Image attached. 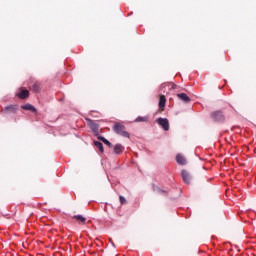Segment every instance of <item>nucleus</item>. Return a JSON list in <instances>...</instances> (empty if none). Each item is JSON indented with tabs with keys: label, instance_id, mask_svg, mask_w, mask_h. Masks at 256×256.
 <instances>
[{
	"label": "nucleus",
	"instance_id": "1",
	"mask_svg": "<svg viewBox=\"0 0 256 256\" xmlns=\"http://www.w3.org/2000/svg\"><path fill=\"white\" fill-rule=\"evenodd\" d=\"M19 104H9L1 109L2 115H17Z\"/></svg>",
	"mask_w": 256,
	"mask_h": 256
},
{
	"label": "nucleus",
	"instance_id": "2",
	"mask_svg": "<svg viewBox=\"0 0 256 256\" xmlns=\"http://www.w3.org/2000/svg\"><path fill=\"white\" fill-rule=\"evenodd\" d=\"M113 129L117 133V135H121L122 137H126L127 139H129V132L125 130V126L123 124L115 123Z\"/></svg>",
	"mask_w": 256,
	"mask_h": 256
},
{
	"label": "nucleus",
	"instance_id": "3",
	"mask_svg": "<svg viewBox=\"0 0 256 256\" xmlns=\"http://www.w3.org/2000/svg\"><path fill=\"white\" fill-rule=\"evenodd\" d=\"M211 118L213 119V121H216L217 123H223V121H225V115H223V112L221 111L212 112Z\"/></svg>",
	"mask_w": 256,
	"mask_h": 256
},
{
	"label": "nucleus",
	"instance_id": "4",
	"mask_svg": "<svg viewBox=\"0 0 256 256\" xmlns=\"http://www.w3.org/2000/svg\"><path fill=\"white\" fill-rule=\"evenodd\" d=\"M156 123H158V125H160V127H162L164 131L169 130V120L167 118H158L156 120Z\"/></svg>",
	"mask_w": 256,
	"mask_h": 256
},
{
	"label": "nucleus",
	"instance_id": "5",
	"mask_svg": "<svg viewBox=\"0 0 256 256\" xmlns=\"http://www.w3.org/2000/svg\"><path fill=\"white\" fill-rule=\"evenodd\" d=\"M181 177H182L184 183H186V185L191 184V174H189V172H187V170L181 171Z\"/></svg>",
	"mask_w": 256,
	"mask_h": 256
},
{
	"label": "nucleus",
	"instance_id": "6",
	"mask_svg": "<svg viewBox=\"0 0 256 256\" xmlns=\"http://www.w3.org/2000/svg\"><path fill=\"white\" fill-rule=\"evenodd\" d=\"M112 147H113L114 155H121V153H123V151H125V147H123V145H121V144H116Z\"/></svg>",
	"mask_w": 256,
	"mask_h": 256
},
{
	"label": "nucleus",
	"instance_id": "7",
	"mask_svg": "<svg viewBox=\"0 0 256 256\" xmlns=\"http://www.w3.org/2000/svg\"><path fill=\"white\" fill-rule=\"evenodd\" d=\"M21 109L24 111H31V113H37V108H35V106L31 105L30 103L22 105Z\"/></svg>",
	"mask_w": 256,
	"mask_h": 256
},
{
	"label": "nucleus",
	"instance_id": "8",
	"mask_svg": "<svg viewBox=\"0 0 256 256\" xmlns=\"http://www.w3.org/2000/svg\"><path fill=\"white\" fill-rule=\"evenodd\" d=\"M72 218L75 219L79 225H85V223H87V218L83 217V215H74Z\"/></svg>",
	"mask_w": 256,
	"mask_h": 256
},
{
	"label": "nucleus",
	"instance_id": "9",
	"mask_svg": "<svg viewBox=\"0 0 256 256\" xmlns=\"http://www.w3.org/2000/svg\"><path fill=\"white\" fill-rule=\"evenodd\" d=\"M87 122H88L90 129H92V131H94V133H97V131H99V125L97 123H95L91 119H87Z\"/></svg>",
	"mask_w": 256,
	"mask_h": 256
},
{
	"label": "nucleus",
	"instance_id": "10",
	"mask_svg": "<svg viewBox=\"0 0 256 256\" xmlns=\"http://www.w3.org/2000/svg\"><path fill=\"white\" fill-rule=\"evenodd\" d=\"M167 103V98H165V95H161L159 99V108L160 111H165V105Z\"/></svg>",
	"mask_w": 256,
	"mask_h": 256
},
{
	"label": "nucleus",
	"instance_id": "11",
	"mask_svg": "<svg viewBox=\"0 0 256 256\" xmlns=\"http://www.w3.org/2000/svg\"><path fill=\"white\" fill-rule=\"evenodd\" d=\"M178 99H180V101H183L184 103H189L191 101V98H189V96H187V94L185 93H179L177 94Z\"/></svg>",
	"mask_w": 256,
	"mask_h": 256
},
{
	"label": "nucleus",
	"instance_id": "12",
	"mask_svg": "<svg viewBox=\"0 0 256 256\" xmlns=\"http://www.w3.org/2000/svg\"><path fill=\"white\" fill-rule=\"evenodd\" d=\"M176 161L178 165H187V160L185 159V156L178 154L176 156Z\"/></svg>",
	"mask_w": 256,
	"mask_h": 256
},
{
	"label": "nucleus",
	"instance_id": "13",
	"mask_svg": "<svg viewBox=\"0 0 256 256\" xmlns=\"http://www.w3.org/2000/svg\"><path fill=\"white\" fill-rule=\"evenodd\" d=\"M147 121H149V117H147V116H138L134 120V123H147Z\"/></svg>",
	"mask_w": 256,
	"mask_h": 256
},
{
	"label": "nucleus",
	"instance_id": "14",
	"mask_svg": "<svg viewBox=\"0 0 256 256\" xmlns=\"http://www.w3.org/2000/svg\"><path fill=\"white\" fill-rule=\"evenodd\" d=\"M98 140L102 141V143H104V145H107L110 149L113 148V144L109 142V140H107L105 137L99 136Z\"/></svg>",
	"mask_w": 256,
	"mask_h": 256
},
{
	"label": "nucleus",
	"instance_id": "15",
	"mask_svg": "<svg viewBox=\"0 0 256 256\" xmlns=\"http://www.w3.org/2000/svg\"><path fill=\"white\" fill-rule=\"evenodd\" d=\"M18 97L19 99H27L29 97V90H21Z\"/></svg>",
	"mask_w": 256,
	"mask_h": 256
},
{
	"label": "nucleus",
	"instance_id": "16",
	"mask_svg": "<svg viewBox=\"0 0 256 256\" xmlns=\"http://www.w3.org/2000/svg\"><path fill=\"white\" fill-rule=\"evenodd\" d=\"M94 145L95 147H97V149H99L100 152L104 153V148H103V143L99 142V141H94Z\"/></svg>",
	"mask_w": 256,
	"mask_h": 256
},
{
	"label": "nucleus",
	"instance_id": "17",
	"mask_svg": "<svg viewBox=\"0 0 256 256\" xmlns=\"http://www.w3.org/2000/svg\"><path fill=\"white\" fill-rule=\"evenodd\" d=\"M32 89H33L34 93H39V91H41V86L36 83V84L32 85Z\"/></svg>",
	"mask_w": 256,
	"mask_h": 256
},
{
	"label": "nucleus",
	"instance_id": "18",
	"mask_svg": "<svg viewBox=\"0 0 256 256\" xmlns=\"http://www.w3.org/2000/svg\"><path fill=\"white\" fill-rule=\"evenodd\" d=\"M155 192L158 193L159 195H167V192L161 188H156Z\"/></svg>",
	"mask_w": 256,
	"mask_h": 256
},
{
	"label": "nucleus",
	"instance_id": "19",
	"mask_svg": "<svg viewBox=\"0 0 256 256\" xmlns=\"http://www.w3.org/2000/svg\"><path fill=\"white\" fill-rule=\"evenodd\" d=\"M119 201H120L121 205H125V203H127V200L123 196H119Z\"/></svg>",
	"mask_w": 256,
	"mask_h": 256
}]
</instances>
